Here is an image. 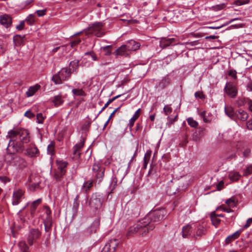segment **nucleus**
<instances>
[{
    "label": "nucleus",
    "instance_id": "obj_1",
    "mask_svg": "<svg viewBox=\"0 0 252 252\" xmlns=\"http://www.w3.org/2000/svg\"><path fill=\"white\" fill-rule=\"evenodd\" d=\"M166 216L167 212L164 209L150 212L144 218L128 228L126 236H131L138 232L142 235H146L149 231L153 230L156 225L163 220Z\"/></svg>",
    "mask_w": 252,
    "mask_h": 252
},
{
    "label": "nucleus",
    "instance_id": "obj_2",
    "mask_svg": "<svg viewBox=\"0 0 252 252\" xmlns=\"http://www.w3.org/2000/svg\"><path fill=\"white\" fill-rule=\"evenodd\" d=\"M5 160L10 164L17 166L21 169L25 168L27 166V161L24 158L16 154H6L5 156Z\"/></svg>",
    "mask_w": 252,
    "mask_h": 252
},
{
    "label": "nucleus",
    "instance_id": "obj_3",
    "mask_svg": "<svg viewBox=\"0 0 252 252\" xmlns=\"http://www.w3.org/2000/svg\"><path fill=\"white\" fill-rule=\"evenodd\" d=\"M105 168L99 162H95L92 167V175L94 182L99 184L102 181L104 176Z\"/></svg>",
    "mask_w": 252,
    "mask_h": 252
},
{
    "label": "nucleus",
    "instance_id": "obj_4",
    "mask_svg": "<svg viewBox=\"0 0 252 252\" xmlns=\"http://www.w3.org/2000/svg\"><path fill=\"white\" fill-rule=\"evenodd\" d=\"M18 135L19 139L23 143H27L30 141L29 132L27 129H19L16 130H11L8 133L7 137L10 139H14Z\"/></svg>",
    "mask_w": 252,
    "mask_h": 252
},
{
    "label": "nucleus",
    "instance_id": "obj_5",
    "mask_svg": "<svg viewBox=\"0 0 252 252\" xmlns=\"http://www.w3.org/2000/svg\"><path fill=\"white\" fill-rule=\"evenodd\" d=\"M71 73L72 72L67 68H63L57 74L53 76L52 80L56 84H61L63 81L68 79Z\"/></svg>",
    "mask_w": 252,
    "mask_h": 252
},
{
    "label": "nucleus",
    "instance_id": "obj_6",
    "mask_svg": "<svg viewBox=\"0 0 252 252\" xmlns=\"http://www.w3.org/2000/svg\"><path fill=\"white\" fill-rule=\"evenodd\" d=\"M102 201L101 194L98 192H94L92 194L90 198L89 205L92 210L97 211L101 208Z\"/></svg>",
    "mask_w": 252,
    "mask_h": 252
},
{
    "label": "nucleus",
    "instance_id": "obj_7",
    "mask_svg": "<svg viewBox=\"0 0 252 252\" xmlns=\"http://www.w3.org/2000/svg\"><path fill=\"white\" fill-rule=\"evenodd\" d=\"M14 139H10L9 140L8 145L7 147V153L6 154H15V153H24V147L23 143L15 142Z\"/></svg>",
    "mask_w": 252,
    "mask_h": 252
},
{
    "label": "nucleus",
    "instance_id": "obj_8",
    "mask_svg": "<svg viewBox=\"0 0 252 252\" xmlns=\"http://www.w3.org/2000/svg\"><path fill=\"white\" fill-rule=\"evenodd\" d=\"M104 24L102 22H95L87 28V31L89 33L93 34L97 37H101L105 34V32L102 31V28Z\"/></svg>",
    "mask_w": 252,
    "mask_h": 252
},
{
    "label": "nucleus",
    "instance_id": "obj_9",
    "mask_svg": "<svg viewBox=\"0 0 252 252\" xmlns=\"http://www.w3.org/2000/svg\"><path fill=\"white\" fill-rule=\"evenodd\" d=\"M41 235V232L37 228H32L29 231L28 234L27 241L29 246H31L36 242Z\"/></svg>",
    "mask_w": 252,
    "mask_h": 252
},
{
    "label": "nucleus",
    "instance_id": "obj_10",
    "mask_svg": "<svg viewBox=\"0 0 252 252\" xmlns=\"http://www.w3.org/2000/svg\"><path fill=\"white\" fill-rule=\"evenodd\" d=\"M27 184L30 190L34 191L39 188L40 181L38 176L31 174L29 176Z\"/></svg>",
    "mask_w": 252,
    "mask_h": 252
},
{
    "label": "nucleus",
    "instance_id": "obj_11",
    "mask_svg": "<svg viewBox=\"0 0 252 252\" xmlns=\"http://www.w3.org/2000/svg\"><path fill=\"white\" fill-rule=\"evenodd\" d=\"M25 191L22 189H17L13 191L12 196V204L18 205L25 198Z\"/></svg>",
    "mask_w": 252,
    "mask_h": 252
},
{
    "label": "nucleus",
    "instance_id": "obj_12",
    "mask_svg": "<svg viewBox=\"0 0 252 252\" xmlns=\"http://www.w3.org/2000/svg\"><path fill=\"white\" fill-rule=\"evenodd\" d=\"M119 245V241L118 239H111L107 242L101 252H114Z\"/></svg>",
    "mask_w": 252,
    "mask_h": 252
},
{
    "label": "nucleus",
    "instance_id": "obj_13",
    "mask_svg": "<svg viewBox=\"0 0 252 252\" xmlns=\"http://www.w3.org/2000/svg\"><path fill=\"white\" fill-rule=\"evenodd\" d=\"M236 152L240 155V153L243 154L244 158H249L251 154V150L249 148L246 147L245 144L242 142H238L236 145Z\"/></svg>",
    "mask_w": 252,
    "mask_h": 252
},
{
    "label": "nucleus",
    "instance_id": "obj_14",
    "mask_svg": "<svg viewBox=\"0 0 252 252\" xmlns=\"http://www.w3.org/2000/svg\"><path fill=\"white\" fill-rule=\"evenodd\" d=\"M24 155L28 157L34 158L38 157L40 152L35 145H30L24 151Z\"/></svg>",
    "mask_w": 252,
    "mask_h": 252
},
{
    "label": "nucleus",
    "instance_id": "obj_15",
    "mask_svg": "<svg viewBox=\"0 0 252 252\" xmlns=\"http://www.w3.org/2000/svg\"><path fill=\"white\" fill-rule=\"evenodd\" d=\"M176 39L174 38L162 37L159 41V46L162 48H165L170 45L176 44Z\"/></svg>",
    "mask_w": 252,
    "mask_h": 252
},
{
    "label": "nucleus",
    "instance_id": "obj_16",
    "mask_svg": "<svg viewBox=\"0 0 252 252\" xmlns=\"http://www.w3.org/2000/svg\"><path fill=\"white\" fill-rule=\"evenodd\" d=\"M224 90L227 94L231 97H235L237 94L235 86L230 83H226Z\"/></svg>",
    "mask_w": 252,
    "mask_h": 252
},
{
    "label": "nucleus",
    "instance_id": "obj_17",
    "mask_svg": "<svg viewBox=\"0 0 252 252\" xmlns=\"http://www.w3.org/2000/svg\"><path fill=\"white\" fill-rule=\"evenodd\" d=\"M206 231L205 227L202 225H194L193 228V234L192 238L197 239L205 234Z\"/></svg>",
    "mask_w": 252,
    "mask_h": 252
},
{
    "label": "nucleus",
    "instance_id": "obj_18",
    "mask_svg": "<svg viewBox=\"0 0 252 252\" xmlns=\"http://www.w3.org/2000/svg\"><path fill=\"white\" fill-rule=\"evenodd\" d=\"M85 139L83 138L79 143H77L73 147V158L78 159L80 156V150L84 145Z\"/></svg>",
    "mask_w": 252,
    "mask_h": 252
},
{
    "label": "nucleus",
    "instance_id": "obj_19",
    "mask_svg": "<svg viewBox=\"0 0 252 252\" xmlns=\"http://www.w3.org/2000/svg\"><path fill=\"white\" fill-rule=\"evenodd\" d=\"M12 20L10 16L3 14L0 16V23L6 28H9L12 25Z\"/></svg>",
    "mask_w": 252,
    "mask_h": 252
},
{
    "label": "nucleus",
    "instance_id": "obj_20",
    "mask_svg": "<svg viewBox=\"0 0 252 252\" xmlns=\"http://www.w3.org/2000/svg\"><path fill=\"white\" fill-rule=\"evenodd\" d=\"M44 225L45 227V231L47 233L46 235V241H48L49 240L50 235H51V231L52 226V218H48V219H45L44 221Z\"/></svg>",
    "mask_w": 252,
    "mask_h": 252
},
{
    "label": "nucleus",
    "instance_id": "obj_21",
    "mask_svg": "<svg viewBox=\"0 0 252 252\" xmlns=\"http://www.w3.org/2000/svg\"><path fill=\"white\" fill-rule=\"evenodd\" d=\"M248 114L246 112L242 109H239L236 112L235 116V119L233 120L237 121L240 120V121L244 122L246 121L248 118Z\"/></svg>",
    "mask_w": 252,
    "mask_h": 252
},
{
    "label": "nucleus",
    "instance_id": "obj_22",
    "mask_svg": "<svg viewBox=\"0 0 252 252\" xmlns=\"http://www.w3.org/2000/svg\"><path fill=\"white\" fill-rule=\"evenodd\" d=\"M182 236L183 238L192 237L193 234V227L190 225H187L182 228Z\"/></svg>",
    "mask_w": 252,
    "mask_h": 252
},
{
    "label": "nucleus",
    "instance_id": "obj_23",
    "mask_svg": "<svg viewBox=\"0 0 252 252\" xmlns=\"http://www.w3.org/2000/svg\"><path fill=\"white\" fill-rule=\"evenodd\" d=\"M125 45L128 52L130 51H135L138 49L140 46L138 42L133 40L128 41Z\"/></svg>",
    "mask_w": 252,
    "mask_h": 252
},
{
    "label": "nucleus",
    "instance_id": "obj_24",
    "mask_svg": "<svg viewBox=\"0 0 252 252\" xmlns=\"http://www.w3.org/2000/svg\"><path fill=\"white\" fill-rule=\"evenodd\" d=\"M128 51L127 50L125 45H122L121 47H119L115 52L113 54L117 57L118 56H126L128 55Z\"/></svg>",
    "mask_w": 252,
    "mask_h": 252
},
{
    "label": "nucleus",
    "instance_id": "obj_25",
    "mask_svg": "<svg viewBox=\"0 0 252 252\" xmlns=\"http://www.w3.org/2000/svg\"><path fill=\"white\" fill-rule=\"evenodd\" d=\"M100 224V220L99 219H95L92 223L91 226L87 229V233L91 234L93 233H95L97 229L99 228Z\"/></svg>",
    "mask_w": 252,
    "mask_h": 252
},
{
    "label": "nucleus",
    "instance_id": "obj_26",
    "mask_svg": "<svg viewBox=\"0 0 252 252\" xmlns=\"http://www.w3.org/2000/svg\"><path fill=\"white\" fill-rule=\"evenodd\" d=\"M205 129L203 127H199L192 134V139L194 141H198L200 138L205 134Z\"/></svg>",
    "mask_w": 252,
    "mask_h": 252
},
{
    "label": "nucleus",
    "instance_id": "obj_27",
    "mask_svg": "<svg viewBox=\"0 0 252 252\" xmlns=\"http://www.w3.org/2000/svg\"><path fill=\"white\" fill-rule=\"evenodd\" d=\"M242 232V230H239L236 231L235 233L228 236L225 239V243L226 244H228L231 243L232 241H234L235 239H237L240 235Z\"/></svg>",
    "mask_w": 252,
    "mask_h": 252
},
{
    "label": "nucleus",
    "instance_id": "obj_28",
    "mask_svg": "<svg viewBox=\"0 0 252 252\" xmlns=\"http://www.w3.org/2000/svg\"><path fill=\"white\" fill-rule=\"evenodd\" d=\"M224 111L225 114L232 120L235 119L236 112L234 111L233 108L231 106H226L224 107Z\"/></svg>",
    "mask_w": 252,
    "mask_h": 252
},
{
    "label": "nucleus",
    "instance_id": "obj_29",
    "mask_svg": "<svg viewBox=\"0 0 252 252\" xmlns=\"http://www.w3.org/2000/svg\"><path fill=\"white\" fill-rule=\"evenodd\" d=\"M64 102L61 95H55L52 99V102L54 104L56 107L62 105Z\"/></svg>",
    "mask_w": 252,
    "mask_h": 252
},
{
    "label": "nucleus",
    "instance_id": "obj_30",
    "mask_svg": "<svg viewBox=\"0 0 252 252\" xmlns=\"http://www.w3.org/2000/svg\"><path fill=\"white\" fill-rule=\"evenodd\" d=\"M42 199L39 198L33 201L31 205L30 213L32 216H33L35 213V210L37 206L41 203Z\"/></svg>",
    "mask_w": 252,
    "mask_h": 252
},
{
    "label": "nucleus",
    "instance_id": "obj_31",
    "mask_svg": "<svg viewBox=\"0 0 252 252\" xmlns=\"http://www.w3.org/2000/svg\"><path fill=\"white\" fill-rule=\"evenodd\" d=\"M26 207H24L22 210H20L17 213V220L21 224H23L26 221L25 218L26 214L24 213L23 211Z\"/></svg>",
    "mask_w": 252,
    "mask_h": 252
},
{
    "label": "nucleus",
    "instance_id": "obj_32",
    "mask_svg": "<svg viewBox=\"0 0 252 252\" xmlns=\"http://www.w3.org/2000/svg\"><path fill=\"white\" fill-rule=\"evenodd\" d=\"M25 36L17 34L13 37V42L16 46H20L23 44Z\"/></svg>",
    "mask_w": 252,
    "mask_h": 252
},
{
    "label": "nucleus",
    "instance_id": "obj_33",
    "mask_svg": "<svg viewBox=\"0 0 252 252\" xmlns=\"http://www.w3.org/2000/svg\"><path fill=\"white\" fill-rule=\"evenodd\" d=\"M241 177L239 173L236 171H231L228 174L229 179L232 182L238 181Z\"/></svg>",
    "mask_w": 252,
    "mask_h": 252
},
{
    "label": "nucleus",
    "instance_id": "obj_34",
    "mask_svg": "<svg viewBox=\"0 0 252 252\" xmlns=\"http://www.w3.org/2000/svg\"><path fill=\"white\" fill-rule=\"evenodd\" d=\"M66 171H56L54 175V178L57 182H63V176Z\"/></svg>",
    "mask_w": 252,
    "mask_h": 252
},
{
    "label": "nucleus",
    "instance_id": "obj_35",
    "mask_svg": "<svg viewBox=\"0 0 252 252\" xmlns=\"http://www.w3.org/2000/svg\"><path fill=\"white\" fill-rule=\"evenodd\" d=\"M117 186V179L116 177L113 176L111 178V180L109 185V189H110V192H109V195L111 193H113L114 192V190H115L116 187Z\"/></svg>",
    "mask_w": 252,
    "mask_h": 252
},
{
    "label": "nucleus",
    "instance_id": "obj_36",
    "mask_svg": "<svg viewBox=\"0 0 252 252\" xmlns=\"http://www.w3.org/2000/svg\"><path fill=\"white\" fill-rule=\"evenodd\" d=\"M93 182L94 181L89 180L84 182L82 187V190L85 193H87L93 187Z\"/></svg>",
    "mask_w": 252,
    "mask_h": 252
},
{
    "label": "nucleus",
    "instance_id": "obj_37",
    "mask_svg": "<svg viewBox=\"0 0 252 252\" xmlns=\"http://www.w3.org/2000/svg\"><path fill=\"white\" fill-rule=\"evenodd\" d=\"M79 61L78 60H74L70 62L69 63V68L68 70H70L71 72H73L76 70L79 66Z\"/></svg>",
    "mask_w": 252,
    "mask_h": 252
},
{
    "label": "nucleus",
    "instance_id": "obj_38",
    "mask_svg": "<svg viewBox=\"0 0 252 252\" xmlns=\"http://www.w3.org/2000/svg\"><path fill=\"white\" fill-rule=\"evenodd\" d=\"M39 88L40 86L38 85L30 87L28 91L26 92L27 96L30 97L32 96Z\"/></svg>",
    "mask_w": 252,
    "mask_h": 252
},
{
    "label": "nucleus",
    "instance_id": "obj_39",
    "mask_svg": "<svg viewBox=\"0 0 252 252\" xmlns=\"http://www.w3.org/2000/svg\"><path fill=\"white\" fill-rule=\"evenodd\" d=\"M170 83V79L168 77L163 78L158 84V87L161 89L165 88Z\"/></svg>",
    "mask_w": 252,
    "mask_h": 252
},
{
    "label": "nucleus",
    "instance_id": "obj_40",
    "mask_svg": "<svg viewBox=\"0 0 252 252\" xmlns=\"http://www.w3.org/2000/svg\"><path fill=\"white\" fill-rule=\"evenodd\" d=\"M210 217L212 224L216 227L220 223V220L217 218V214L215 212H212L211 214Z\"/></svg>",
    "mask_w": 252,
    "mask_h": 252
},
{
    "label": "nucleus",
    "instance_id": "obj_41",
    "mask_svg": "<svg viewBox=\"0 0 252 252\" xmlns=\"http://www.w3.org/2000/svg\"><path fill=\"white\" fill-rule=\"evenodd\" d=\"M140 109H138L135 113L133 117L130 119L129 125L130 126H132L134 125L135 121L138 118L140 115Z\"/></svg>",
    "mask_w": 252,
    "mask_h": 252
},
{
    "label": "nucleus",
    "instance_id": "obj_42",
    "mask_svg": "<svg viewBox=\"0 0 252 252\" xmlns=\"http://www.w3.org/2000/svg\"><path fill=\"white\" fill-rule=\"evenodd\" d=\"M67 162L63 161H57L58 168L60 171H65L64 169L67 165Z\"/></svg>",
    "mask_w": 252,
    "mask_h": 252
},
{
    "label": "nucleus",
    "instance_id": "obj_43",
    "mask_svg": "<svg viewBox=\"0 0 252 252\" xmlns=\"http://www.w3.org/2000/svg\"><path fill=\"white\" fill-rule=\"evenodd\" d=\"M72 93L75 96L85 95V93L82 89H74L72 90Z\"/></svg>",
    "mask_w": 252,
    "mask_h": 252
},
{
    "label": "nucleus",
    "instance_id": "obj_44",
    "mask_svg": "<svg viewBox=\"0 0 252 252\" xmlns=\"http://www.w3.org/2000/svg\"><path fill=\"white\" fill-rule=\"evenodd\" d=\"M250 2V0H234L233 4L237 6H240L246 4H248Z\"/></svg>",
    "mask_w": 252,
    "mask_h": 252
},
{
    "label": "nucleus",
    "instance_id": "obj_45",
    "mask_svg": "<svg viewBox=\"0 0 252 252\" xmlns=\"http://www.w3.org/2000/svg\"><path fill=\"white\" fill-rule=\"evenodd\" d=\"M225 203L229 207H234L236 206L237 203L235 200L231 198L227 199L225 201Z\"/></svg>",
    "mask_w": 252,
    "mask_h": 252
},
{
    "label": "nucleus",
    "instance_id": "obj_46",
    "mask_svg": "<svg viewBox=\"0 0 252 252\" xmlns=\"http://www.w3.org/2000/svg\"><path fill=\"white\" fill-rule=\"evenodd\" d=\"M29 25H32L34 22V16L32 14L29 15L25 19Z\"/></svg>",
    "mask_w": 252,
    "mask_h": 252
},
{
    "label": "nucleus",
    "instance_id": "obj_47",
    "mask_svg": "<svg viewBox=\"0 0 252 252\" xmlns=\"http://www.w3.org/2000/svg\"><path fill=\"white\" fill-rule=\"evenodd\" d=\"M187 122L189 124L191 127H196L198 126V123L194 120L192 118H189L187 119Z\"/></svg>",
    "mask_w": 252,
    "mask_h": 252
},
{
    "label": "nucleus",
    "instance_id": "obj_48",
    "mask_svg": "<svg viewBox=\"0 0 252 252\" xmlns=\"http://www.w3.org/2000/svg\"><path fill=\"white\" fill-rule=\"evenodd\" d=\"M251 174H252V164L248 166L244 170L243 176H247Z\"/></svg>",
    "mask_w": 252,
    "mask_h": 252
},
{
    "label": "nucleus",
    "instance_id": "obj_49",
    "mask_svg": "<svg viewBox=\"0 0 252 252\" xmlns=\"http://www.w3.org/2000/svg\"><path fill=\"white\" fill-rule=\"evenodd\" d=\"M43 210L47 216L46 219H48V218H52L51 217V214L52 212H51V209H50V208L48 206H47L46 205L44 206L43 208Z\"/></svg>",
    "mask_w": 252,
    "mask_h": 252
},
{
    "label": "nucleus",
    "instance_id": "obj_50",
    "mask_svg": "<svg viewBox=\"0 0 252 252\" xmlns=\"http://www.w3.org/2000/svg\"><path fill=\"white\" fill-rule=\"evenodd\" d=\"M101 49L103 50V51L105 53V55L109 56L111 54V46H106L102 47Z\"/></svg>",
    "mask_w": 252,
    "mask_h": 252
},
{
    "label": "nucleus",
    "instance_id": "obj_51",
    "mask_svg": "<svg viewBox=\"0 0 252 252\" xmlns=\"http://www.w3.org/2000/svg\"><path fill=\"white\" fill-rule=\"evenodd\" d=\"M177 115H176L174 118H171L170 117L168 116L167 117V122L166 123V125L168 126H170L172 124H173L175 121H177Z\"/></svg>",
    "mask_w": 252,
    "mask_h": 252
},
{
    "label": "nucleus",
    "instance_id": "obj_52",
    "mask_svg": "<svg viewBox=\"0 0 252 252\" xmlns=\"http://www.w3.org/2000/svg\"><path fill=\"white\" fill-rule=\"evenodd\" d=\"M48 154L52 155L54 153V146L53 143H51L47 147Z\"/></svg>",
    "mask_w": 252,
    "mask_h": 252
},
{
    "label": "nucleus",
    "instance_id": "obj_53",
    "mask_svg": "<svg viewBox=\"0 0 252 252\" xmlns=\"http://www.w3.org/2000/svg\"><path fill=\"white\" fill-rule=\"evenodd\" d=\"M45 117H44L42 113H39L36 115L37 122L39 124H42Z\"/></svg>",
    "mask_w": 252,
    "mask_h": 252
},
{
    "label": "nucleus",
    "instance_id": "obj_54",
    "mask_svg": "<svg viewBox=\"0 0 252 252\" xmlns=\"http://www.w3.org/2000/svg\"><path fill=\"white\" fill-rule=\"evenodd\" d=\"M163 111L166 115H169L172 111V109L169 105H165L163 108Z\"/></svg>",
    "mask_w": 252,
    "mask_h": 252
},
{
    "label": "nucleus",
    "instance_id": "obj_55",
    "mask_svg": "<svg viewBox=\"0 0 252 252\" xmlns=\"http://www.w3.org/2000/svg\"><path fill=\"white\" fill-rule=\"evenodd\" d=\"M221 210L223 212H225L227 213H230L233 212V210L230 208H227L224 207L223 205L220 206V207L217 208V210Z\"/></svg>",
    "mask_w": 252,
    "mask_h": 252
},
{
    "label": "nucleus",
    "instance_id": "obj_56",
    "mask_svg": "<svg viewBox=\"0 0 252 252\" xmlns=\"http://www.w3.org/2000/svg\"><path fill=\"white\" fill-rule=\"evenodd\" d=\"M80 42H81V39L80 38H77L74 39L70 42V45H71V47H72V48L74 47L75 46H76V45L79 44L80 43Z\"/></svg>",
    "mask_w": 252,
    "mask_h": 252
},
{
    "label": "nucleus",
    "instance_id": "obj_57",
    "mask_svg": "<svg viewBox=\"0 0 252 252\" xmlns=\"http://www.w3.org/2000/svg\"><path fill=\"white\" fill-rule=\"evenodd\" d=\"M198 114L200 117L203 119L204 122H208V121L205 117L206 111H198Z\"/></svg>",
    "mask_w": 252,
    "mask_h": 252
},
{
    "label": "nucleus",
    "instance_id": "obj_58",
    "mask_svg": "<svg viewBox=\"0 0 252 252\" xmlns=\"http://www.w3.org/2000/svg\"><path fill=\"white\" fill-rule=\"evenodd\" d=\"M79 202L73 201L72 209L74 214H76L78 209Z\"/></svg>",
    "mask_w": 252,
    "mask_h": 252
},
{
    "label": "nucleus",
    "instance_id": "obj_59",
    "mask_svg": "<svg viewBox=\"0 0 252 252\" xmlns=\"http://www.w3.org/2000/svg\"><path fill=\"white\" fill-rule=\"evenodd\" d=\"M85 56L91 57L93 61H96L97 60V58L96 55L93 52H86L85 53Z\"/></svg>",
    "mask_w": 252,
    "mask_h": 252
},
{
    "label": "nucleus",
    "instance_id": "obj_60",
    "mask_svg": "<svg viewBox=\"0 0 252 252\" xmlns=\"http://www.w3.org/2000/svg\"><path fill=\"white\" fill-rule=\"evenodd\" d=\"M194 95L196 98H199L201 99H203L205 98V95L203 94L202 92L200 91L195 92Z\"/></svg>",
    "mask_w": 252,
    "mask_h": 252
},
{
    "label": "nucleus",
    "instance_id": "obj_61",
    "mask_svg": "<svg viewBox=\"0 0 252 252\" xmlns=\"http://www.w3.org/2000/svg\"><path fill=\"white\" fill-rule=\"evenodd\" d=\"M24 26H25V21H21L20 23V24L16 26V29L18 31H21L24 29Z\"/></svg>",
    "mask_w": 252,
    "mask_h": 252
},
{
    "label": "nucleus",
    "instance_id": "obj_62",
    "mask_svg": "<svg viewBox=\"0 0 252 252\" xmlns=\"http://www.w3.org/2000/svg\"><path fill=\"white\" fill-rule=\"evenodd\" d=\"M228 75L235 79L237 78L236 72L235 70H230L228 72Z\"/></svg>",
    "mask_w": 252,
    "mask_h": 252
},
{
    "label": "nucleus",
    "instance_id": "obj_63",
    "mask_svg": "<svg viewBox=\"0 0 252 252\" xmlns=\"http://www.w3.org/2000/svg\"><path fill=\"white\" fill-rule=\"evenodd\" d=\"M25 116L29 118H32L34 116V114L32 113L30 110L27 111L24 114Z\"/></svg>",
    "mask_w": 252,
    "mask_h": 252
},
{
    "label": "nucleus",
    "instance_id": "obj_64",
    "mask_svg": "<svg viewBox=\"0 0 252 252\" xmlns=\"http://www.w3.org/2000/svg\"><path fill=\"white\" fill-rule=\"evenodd\" d=\"M251 223H252V217L251 218H249L247 220L246 223L244 226L243 228L244 229H246V228H248L250 226Z\"/></svg>",
    "mask_w": 252,
    "mask_h": 252
}]
</instances>
